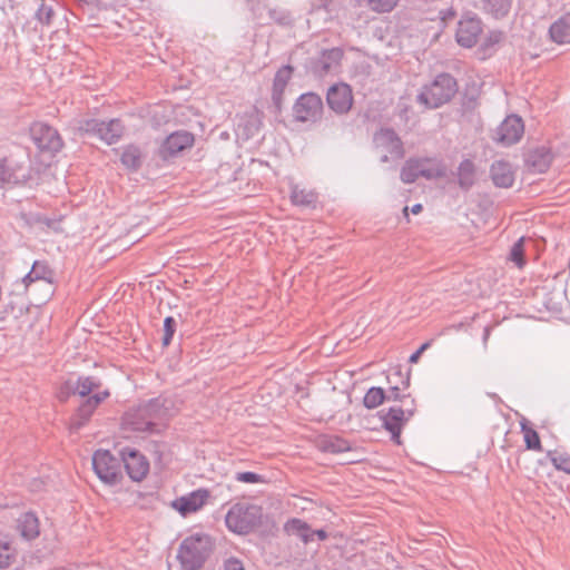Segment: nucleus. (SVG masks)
Wrapping results in <instances>:
<instances>
[{
    "mask_svg": "<svg viewBox=\"0 0 570 570\" xmlns=\"http://www.w3.org/2000/svg\"><path fill=\"white\" fill-rule=\"evenodd\" d=\"M170 416V401L160 395L125 411L121 428L125 431L159 435L166 430Z\"/></svg>",
    "mask_w": 570,
    "mask_h": 570,
    "instance_id": "1",
    "label": "nucleus"
},
{
    "mask_svg": "<svg viewBox=\"0 0 570 570\" xmlns=\"http://www.w3.org/2000/svg\"><path fill=\"white\" fill-rule=\"evenodd\" d=\"M264 519L261 505L247 502L233 504L225 515L226 528L239 535H246L258 529Z\"/></svg>",
    "mask_w": 570,
    "mask_h": 570,
    "instance_id": "2",
    "label": "nucleus"
},
{
    "mask_svg": "<svg viewBox=\"0 0 570 570\" xmlns=\"http://www.w3.org/2000/svg\"><path fill=\"white\" fill-rule=\"evenodd\" d=\"M212 551L207 534H193L185 538L178 549L177 559L184 570H199Z\"/></svg>",
    "mask_w": 570,
    "mask_h": 570,
    "instance_id": "3",
    "label": "nucleus"
},
{
    "mask_svg": "<svg viewBox=\"0 0 570 570\" xmlns=\"http://www.w3.org/2000/svg\"><path fill=\"white\" fill-rule=\"evenodd\" d=\"M458 91V83L450 73H440L430 85H425L417 100L428 108H439L449 102Z\"/></svg>",
    "mask_w": 570,
    "mask_h": 570,
    "instance_id": "4",
    "label": "nucleus"
},
{
    "mask_svg": "<svg viewBox=\"0 0 570 570\" xmlns=\"http://www.w3.org/2000/svg\"><path fill=\"white\" fill-rule=\"evenodd\" d=\"M78 129L85 136L97 138L107 145H112L119 141L125 127L118 118L110 120L89 118L80 120Z\"/></svg>",
    "mask_w": 570,
    "mask_h": 570,
    "instance_id": "5",
    "label": "nucleus"
},
{
    "mask_svg": "<svg viewBox=\"0 0 570 570\" xmlns=\"http://www.w3.org/2000/svg\"><path fill=\"white\" fill-rule=\"evenodd\" d=\"M375 148L382 154L380 160L387 163L397 161L404 157L403 142L392 128H382L373 138Z\"/></svg>",
    "mask_w": 570,
    "mask_h": 570,
    "instance_id": "6",
    "label": "nucleus"
},
{
    "mask_svg": "<svg viewBox=\"0 0 570 570\" xmlns=\"http://www.w3.org/2000/svg\"><path fill=\"white\" fill-rule=\"evenodd\" d=\"M92 469L106 484H116L120 480V462L108 450H97L92 455Z\"/></svg>",
    "mask_w": 570,
    "mask_h": 570,
    "instance_id": "7",
    "label": "nucleus"
},
{
    "mask_svg": "<svg viewBox=\"0 0 570 570\" xmlns=\"http://www.w3.org/2000/svg\"><path fill=\"white\" fill-rule=\"evenodd\" d=\"M323 101L314 92L302 94L293 106V116L299 122H316L322 118Z\"/></svg>",
    "mask_w": 570,
    "mask_h": 570,
    "instance_id": "8",
    "label": "nucleus"
},
{
    "mask_svg": "<svg viewBox=\"0 0 570 570\" xmlns=\"http://www.w3.org/2000/svg\"><path fill=\"white\" fill-rule=\"evenodd\" d=\"M30 135L35 145L41 150L51 155L57 154L63 146L62 138L57 129L46 122H35L30 127Z\"/></svg>",
    "mask_w": 570,
    "mask_h": 570,
    "instance_id": "9",
    "label": "nucleus"
},
{
    "mask_svg": "<svg viewBox=\"0 0 570 570\" xmlns=\"http://www.w3.org/2000/svg\"><path fill=\"white\" fill-rule=\"evenodd\" d=\"M524 132V124L520 116H508L494 130L492 139L502 147H510L520 141Z\"/></svg>",
    "mask_w": 570,
    "mask_h": 570,
    "instance_id": "10",
    "label": "nucleus"
},
{
    "mask_svg": "<svg viewBox=\"0 0 570 570\" xmlns=\"http://www.w3.org/2000/svg\"><path fill=\"white\" fill-rule=\"evenodd\" d=\"M195 137L187 130H177L168 135L159 146L157 155L167 161L177 157L181 151L191 148Z\"/></svg>",
    "mask_w": 570,
    "mask_h": 570,
    "instance_id": "11",
    "label": "nucleus"
},
{
    "mask_svg": "<svg viewBox=\"0 0 570 570\" xmlns=\"http://www.w3.org/2000/svg\"><path fill=\"white\" fill-rule=\"evenodd\" d=\"M379 416L382 421V426L390 432L391 440L401 444V432L404 424L413 415L412 410H403L401 406H391L387 411L384 409L379 411Z\"/></svg>",
    "mask_w": 570,
    "mask_h": 570,
    "instance_id": "12",
    "label": "nucleus"
},
{
    "mask_svg": "<svg viewBox=\"0 0 570 570\" xmlns=\"http://www.w3.org/2000/svg\"><path fill=\"white\" fill-rule=\"evenodd\" d=\"M124 466L132 481H141L149 471V462L138 450L126 446L120 451Z\"/></svg>",
    "mask_w": 570,
    "mask_h": 570,
    "instance_id": "13",
    "label": "nucleus"
},
{
    "mask_svg": "<svg viewBox=\"0 0 570 570\" xmlns=\"http://www.w3.org/2000/svg\"><path fill=\"white\" fill-rule=\"evenodd\" d=\"M481 32V19L476 16L465 14L458 23L456 42L464 48H472L478 42Z\"/></svg>",
    "mask_w": 570,
    "mask_h": 570,
    "instance_id": "14",
    "label": "nucleus"
},
{
    "mask_svg": "<svg viewBox=\"0 0 570 570\" xmlns=\"http://www.w3.org/2000/svg\"><path fill=\"white\" fill-rule=\"evenodd\" d=\"M328 107L337 115L348 112L353 105L352 89L347 83H335L331 86L326 94Z\"/></svg>",
    "mask_w": 570,
    "mask_h": 570,
    "instance_id": "15",
    "label": "nucleus"
},
{
    "mask_svg": "<svg viewBox=\"0 0 570 570\" xmlns=\"http://www.w3.org/2000/svg\"><path fill=\"white\" fill-rule=\"evenodd\" d=\"M208 498L209 491L207 489H197L186 495L177 498L173 502V508L181 515L186 517L203 508Z\"/></svg>",
    "mask_w": 570,
    "mask_h": 570,
    "instance_id": "16",
    "label": "nucleus"
},
{
    "mask_svg": "<svg viewBox=\"0 0 570 570\" xmlns=\"http://www.w3.org/2000/svg\"><path fill=\"white\" fill-rule=\"evenodd\" d=\"M343 58V51L340 48L323 50L321 55L313 59L311 69L316 76H324L340 65Z\"/></svg>",
    "mask_w": 570,
    "mask_h": 570,
    "instance_id": "17",
    "label": "nucleus"
},
{
    "mask_svg": "<svg viewBox=\"0 0 570 570\" xmlns=\"http://www.w3.org/2000/svg\"><path fill=\"white\" fill-rule=\"evenodd\" d=\"M490 177L499 188H510L514 183L512 166L505 160H497L491 165Z\"/></svg>",
    "mask_w": 570,
    "mask_h": 570,
    "instance_id": "18",
    "label": "nucleus"
},
{
    "mask_svg": "<svg viewBox=\"0 0 570 570\" xmlns=\"http://www.w3.org/2000/svg\"><path fill=\"white\" fill-rule=\"evenodd\" d=\"M293 68L289 65L279 68L273 80L272 101L277 110H281L285 88L292 77Z\"/></svg>",
    "mask_w": 570,
    "mask_h": 570,
    "instance_id": "19",
    "label": "nucleus"
},
{
    "mask_svg": "<svg viewBox=\"0 0 570 570\" xmlns=\"http://www.w3.org/2000/svg\"><path fill=\"white\" fill-rule=\"evenodd\" d=\"M29 176L21 173L19 167L9 165L7 158H0V186H17L24 184Z\"/></svg>",
    "mask_w": 570,
    "mask_h": 570,
    "instance_id": "20",
    "label": "nucleus"
},
{
    "mask_svg": "<svg viewBox=\"0 0 570 570\" xmlns=\"http://www.w3.org/2000/svg\"><path fill=\"white\" fill-rule=\"evenodd\" d=\"M549 36L558 45L570 43V12L561 16L550 26Z\"/></svg>",
    "mask_w": 570,
    "mask_h": 570,
    "instance_id": "21",
    "label": "nucleus"
},
{
    "mask_svg": "<svg viewBox=\"0 0 570 570\" xmlns=\"http://www.w3.org/2000/svg\"><path fill=\"white\" fill-rule=\"evenodd\" d=\"M289 198L293 205L304 208H314L318 200V196L314 190L302 188L296 184L291 185Z\"/></svg>",
    "mask_w": 570,
    "mask_h": 570,
    "instance_id": "22",
    "label": "nucleus"
},
{
    "mask_svg": "<svg viewBox=\"0 0 570 570\" xmlns=\"http://www.w3.org/2000/svg\"><path fill=\"white\" fill-rule=\"evenodd\" d=\"M17 529L22 538L30 541L39 535V520L32 512H26L18 519Z\"/></svg>",
    "mask_w": 570,
    "mask_h": 570,
    "instance_id": "23",
    "label": "nucleus"
},
{
    "mask_svg": "<svg viewBox=\"0 0 570 570\" xmlns=\"http://www.w3.org/2000/svg\"><path fill=\"white\" fill-rule=\"evenodd\" d=\"M458 185L468 191L475 183V165L471 159H463L456 168Z\"/></svg>",
    "mask_w": 570,
    "mask_h": 570,
    "instance_id": "24",
    "label": "nucleus"
},
{
    "mask_svg": "<svg viewBox=\"0 0 570 570\" xmlns=\"http://www.w3.org/2000/svg\"><path fill=\"white\" fill-rule=\"evenodd\" d=\"M551 154L546 148L531 151L527 158V165L533 173H546L551 165Z\"/></svg>",
    "mask_w": 570,
    "mask_h": 570,
    "instance_id": "25",
    "label": "nucleus"
},
{
    "mask_svg": "<svg viewBox=\"0 0 570 570\" xmlns=\"http://www.w3.org/2000/svg\"><path fill=\"white\" fill-rule=\"evenodd\" d=\"M121 165L129 171H137L141 167L142 153L139 146L130 144L122 147Z\"/></svg>",
    "mask_w": 570,
    "mask_h": 570,
    "instance_id": "26",
    "label": "nucleus"
},
{
    "mask_svg": "<svg viewBox=\"0 0 570 570\" xmlns=\"http://www.w3.org/2000/svg\"><path fill=\"white\" fill-rule=\"evenodd\" d=\"M478 3L487 14L502 19L509 14L512 0H478Z\"/></svg>",
    "mask_w": 570,
    "mask_h": 570,
    "instance_id": "27",
    "label": "nucleus"
},
{
    "mask_svg": "<svg viewBox=\"0 0 570 570\" xmlns=\"http://www.w3.org/2000/svg\"><path fill=\"white\" fill-rule=\"evenodd\" d=\"M284 531L288 535H295L299 538L304 543L312 542V528L302 519L292 518L287 520L284 524Z\"/></svg>",
    "mask_w": 570,
    "mask_h": 570,
    "instance_id": "28",
    "label": "nucleus"
},
{
    "mask_svg": "<svg viewBox=\"0 0 570 570\" xmlns=\"http://www.w3.org/2000/svg\"><path fill=\"white\" fill-rule=\"evenodd\" d=\"M321 449L324 452L338 454L351 451L352 446L344 438L332 435L322 440Z\"/></svg>",
    "mask_w": 570,
    "mask_h": 570,
    "instance_id": "29",
    "label": "nucleus"
},
{
    "mask_svg": "<svg viewBox=\"0 0 570 570\" xmlns=\"http://www.w3.org/2000/svg\"><path fill=\"white\" fill-rule=\"evenodd\" d=\"M51 272L45 263L36 261L31 269L23 276L22 282L26 286H29L36 281L50 282Z\"/></svg>",
    "mask_w": 570,
    "mask_h": 570,
    "instance_id": "30",
    "label": "nucleus"
},
{
    "mask_svg": "<svg viewBox=\"0 0 570 570\" xmlns=\"http://www.w3.org/2000/svg\"><path fill=\"white\" fill-rule=\"evenodd\" d=\"M423 165L422 158L420 159H407L403 167L401 168L400 178L404 184H412L419 177V171L421 170V166Z\"/></svg>",
    "mask_w": 570,
    "mask_h": 570,
    "instance_id": "31",
    "label": "nucleus"
},
{
    "mask_svg": "<svg viewBox=\"0 0 570 570\" xmlns=\"http://www.w3.org/2000/svg\"><path fill=\"white\" fill-rule=\"evenodd\" d=\"M423 165L421 166V170L419 171L420 177H424L426 179H436L442 178L446 174V168L442 164V161H435L433 166H429L432 163L429 158H422Z\"/></svg>",
    "mask_w": 570,
    "mask_h": 570,
    "instance_id": "32",
    "label": "nucleus"
},
{
    "mask_svg": "<svg viewBox=\"0 0 570 570\" xmlns=\"http://www.w3.org/2000/svg\"><path fill=\"white\" fill-rule=\"evenodd\" d=\"M100 385V380L95 376H79L76 382L75 393L81 397H86Z\"/></svg>",
    "mask_w": 570,
    "mask_h": 570,
    "instance_id": "33",
    "label": "nucleus"
},
{
    "mask_svg": "<svg viewBox=\"0 0 570 570\" xmlns=\"http://www.w3.org/2000/svg\"><path fill=\"white\" fill-rule=\"evenodd\" d=\"M386 394L382 387L372 386L367 390L363 399V405L373 410L385 401Z\"/></svg>",
    "mask_w": 570,
    "mask_h": 570,
    "instance_id": "34",
    "label": "nucleus"
},
{
    "mask_svg": "<svg viewBox=\"0 0 570 570\" xmlns=\"http://www.w3.org/2000/svg\"><path fill=\"white\" fill-rule=\"evenodd\" d=\"M14 557V549L11 541L3 534H0V569L10 567Z\"/></svg>",
    "mask_w": 570,
    "mask_h": 570,
    "instance_id": "35",
    "label": "nucleus"
},
{
    "mask_svg": "<svg viewBox=\"0 0 570 570\" xmlns=\"http://www.w3.org/2000/svg\"><path fill=\"white\" fill-rule=\"evenodd\" d=\"M520 425H521V431L524 436V443H525L527 449L534 450V451H541V442H540L538 432L535 430H533L532 428H529L527 425L525 420L521 421Z\"/></svg>",
    "mask_w": 570,
    "mask_h": 570,
    "instance_id": "36",
    "label": "nucleus"
},
{
    "mask_svg": "<svg viewBox=\"0 0 570 570\" xmlns=\"http://www.w3.org/2000/svg\"><path fill=\"white\" fill-rule=\"evenodd\" d=\"M55 16V11L51 4L46 3L42 1L38 9L35 12V19L43 24V26H50L52 22V18Z\"/></svg>",
    "mask_w": 570,
    "mask_h": 570,
    "instance_id": "37",
    "label": "nucleus"
},
{
    "mask_svg": "<svg viewBox=\"0 0 570 570\" xmlns=\"http://www.w3.org/2000/svg\"><path fill=\"white\" fill-rule=\"evenodd\" d=\"M94 410L87 407L82 403L79 405L75 416L72 417V426L77 430L86 425L94 414Z\"/></svg>",
    "mask_w": 570,
    "mask_h": 570,
    "instance_id": "38",
    "label": "nucleus"
},
{
    "mask_svg": "<svg viewBox=\"0 0 570 570\" xmlns=\"http://www.w3.org/2000/svg\"><path fill=\"white\" fill-rule=\"evenodd\" d=\"M549 458L557 470L570 473V455L567 453L549 452Z\"/></svg>",
    "mask_w": 570,
    "mask_h": 570,
    "instance_id": "39",
    "label": "nucleus"
},
{
    "mask_svg": "<svg viewBox=\"0 0 570 570\" xmlns=\"http://www.w3.org/2000/svg\"><path fill=\"white\" fill-rule=\"evenodd\" d=\"M269 17L273 21L278 23L279 26H292L294 23V19L289 11L285 9H271Z\"/></svg>",
    "mask_w": 570,
    "mask_h": 570,
    "instance_id": "40",
    "label": "nucleus"
},
{
    "mask_svg": "<svg viewBox=\"0 0 570 570\" xmlns=\"http://www.w3.org/2000/svg\"><path fill=\"white\" fill-rule=\"evenodd\" d=\"M176 320L173 316H167L164 320V336H163V345L168 346L174 337L176 332Z\"/></svg>",
    "mask_w": 570,
    "mask_h": 570,
    "instance_id": "41",
    "label": "nucleus"
},
{
    "mask_svg": "<svg viewBox=\"0 0 570 570\" xmlns=\"http://www.w3.org/2000/svg\"><path fill=\"white\" fill-rule=\"evenodd\" d=\"M510 259L517 264V266L522 267L524 265L523 257V238L518 239L511 247L510 250Z\"/></svg>",
    "mask_w": 570,
    "mask_h": 570,
    "instance_id": "42",
    "label": "nucleus"
},
{
    "mask_svg": "<svg viewBox=\"0 0 570 570\" xmlns=\"http://www.w3.org/2000/svg\"><path fill=\"white\" fill-rule=\"evenodd\" d=\"M235 480L237 482L249 483V484L265 482V479L262 474H258V473H255L252 471L237 472L235 474Z\"/></svg>",
    "mask_w": 570,
    "mask_h": 570,
    "instance_id": "43",
    "label": "nucleus"
},
{
    "mask_svg": "<svg viewBox=\"0 0 570 570\" xmlns=\"http://www.w3.org/2000/svg\"><path fill=\"white\" fill-rule=\"evenodd\" d=\"M400 0H368V4L372 10L376 12H390L392 11Z\"/></svg>",
    "mask_w": 570,
    "mask_h": 570,
    "instance_id": "44",
    "label": "nucleus"
},
{
    "mask_svg": "<svg viewBox=\"0 0 570 570\" xmlns=\"http://www.w3.org/2000/svg\"><path fill=\"white\" fill-rule=\"evenodd\" d=\"M109 395H110L109 391L105 390V391L98 392L96 394L86 396L82 404L95 411L98 407V405L101 402H104Z\"/></svg>",
    "mask_w": 570,
    "mask_h": 570,
    "instance_id": "45",
    "label": "nucleus"
},
{
    "mask_svg": "<svg viewBox=\"0 0 570 570\" xmlns=\"http://www.w3.org/2000/svg\"><path fill=\"white\" fill-rule=\"evenodd\" d=\"M109 395H110L109 391L105 390V391L98 392L96 394L86 396L82 404L95 411L98 407V405L101 402H104Z\"/></svg>",
    "mask_w": 570,
    "mask_h": 570,
    "instance_id": "46",
    "label": "nucleus"
},
{
    "mask_svg": "<svg viewBox=\"0 0 570 570\" xmlns=\"http://www.w3.org/2000/svg\"><path fill=\"white\" fill-rule=\"evenodd\" d=\"M109 395H110L109 391L105 390V391L98 392L96 394L86 396L82 404L95 411L98 407V405L101 402H104Z\"/></svg>",
    "mask_w": 570,
    "mask_h": 570,
    "instance_id": "47",
    "label": "nucleus"
},
{
    "mask_svg": "<svg viewBox=\"0 0 570 570\" xmlns=\"http://www.w3.org/2000/svg\"><path fill=\"white\" fill-rule=\"evenodd\" d=\"M109 395H110L109 391L105 390V391L98 392L96 394L86 396L82 404L95 411L98 407V405L101 402H104Z\"/></svg>",
    "mask_w": 570,
    "mask_h": 570,
    "instance_id": "48",
    "label": "nucleus"
},
{
    "mask_svg": "<svg viewBox=\"0 0 570 570\" xmlns=\"http://www.w3.org/2000/svg\"><path fill=\"white\" fill-rule=\"evenodd\" d=\"M224 570H245L243 562L234 557L224 561Z\"/></svg>",
    "mask_w": 570,
    "mask_h": 570,
    "instance_id": "49",
    "label": "nucleus"
},
{
    "mask_svg": "<svg viewBox=\"0 0 570 570\" xmlns=\"http://www.w3.org/2000/svg\"><path fill=\"white\" fill-rule=\"evenodd\" d=\"M430 346V342L423 343L419 350H416L414 353H412L409 357L410 363H416L421 356V354Z\"/></svg>",
    "mask_w": 570,
    "mask_h": 570,
    "instance_id": "50",
    "label": "nucleus"
},
{
    "mask_svg": "<svg viewBox=\"0 0 570 570\" xmlns=\"http://www.w3.org/2000/svg\"><path fill=\"white\" fill-rule=\"evenodd\" d=\"M402 397L403 396L400 393V387L399 386H393V387L390 389V393L386 394L385 400H387V401H391V400L392 401H400V400H402Z\"/></svg>",
    "mask_w": 570,
    "mask_h": 570,
    "instance_id": "51",
    "label": "nucleus"
},
{
    "mask_svg": "<svg viewBox=\"0 0 570 570\" xmlns=\"http://www.w3.org/2000/svg\"><path fill=\"white\" fill-rule=\"evenodd\" d=\"M317 538L320 541H324L327 539V532L324 529H312V541H314V538Z\"/></svg>",
    "mask_w": 570,
    "mask_h": 570,
    "instance_id": "52",
    "label": "nucleus"
},
{
    "mask_svg": "<svg viewBox=\"0 0 570 570\" xmlns=\"http://www.w3.org/2000/svg\"><path fill=\"white\" fill-rule=\"evenodd\" d=\"M500 38H501L500 32H492L489 37V41L492 43H495V42H499Z\"/></svg>",
    "mask_w": 570,
    "mask_h": 570,
    "instance_id": "53",
    "label": "nucleus"
},
{
    "mask_svg": "<svg viewBox=\"0 0 570 570\" xmlns=\"http://www.w3.org/2000/svg\"><path fill=\"white\" fill-rule=\"evenodd\" d=\"M421 210H422V205H421V204H414V205L411 207V212H412L413 214H419Z\"/></svg>",
    "mask_w": 570,
    "mask_h": 570,
    "instance_id": "54",
    "label": "nucleus"
},
{
    "mask_svg": "<svg viewBox=\"0 0 570 570\" xmlns=\"http://www.w3.org/2000/svg\"><path fill=\"white\" fill-rule=\"evenodd\" d=\"M488 337H489V328H488V327H485V328H484L483 341H484V342H487Z\"/></svg>",
    "mask_w": 570,
    "mask_h": 570,
    "instance_id": "55",
    "label": "nucleus"
},
{
    "mask_svg": "<svg viewBox=\"0 0 570 570\" xmlns=\"http://www.w3.org/2000/svg\"><path fill=\"white\" fill-rule=\"evenodd\" d=\"M403 384H404V387L406 389V387L410 385V379H406V380L403 382Z\"/></svg>",
    "mask_w": 570,
    "mask_h": 570,
    "instance_id": "56",
    "label": "nucleus"
}]
</instances>
